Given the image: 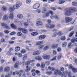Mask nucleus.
<instances>
[{"mask_svg":"<svg viewBox=\"0 0 77 77\" xmlns=\"http://www.w3.org/2000/svg\"><path fill=\"white\" fill-rule=\"evenodd\" d=\"M64 68L63 67H61L60 70H59L58 69H57L54 72V74L55 75H56L57 74L60 75L62 77L65 76V74L64 73Z\"/></svg>","mask_w":77,"mask_h":77,"instance_id":"1","label":"nucleus"},{"mask_svg":"<svg viewBox=\"0 0 77 77\" xmlns=\"http://www.w3.org/2000/svg\"><path fill=\"white\" fill-rule=\"evenodd\" d=\"M46 27L48 29H53L55 27V25L49 23L46 25Z\"/></svg>","mask_w":77,"mask_h":77,"instance_id":"2","label":"nucleus"},{"mask_svg":"<svg viewBox=\"0 0 77 77\" xmlns=\"http://www.w3.org/2000/svg\"><path fill=\"white\" fill-rule=\"evenodd\" d=\"M21 5H22L21 2H17V5H14V7L15 8V9H18L21 6Z\"/></svg>","mask_w":77,"mask_h":77,"instance_id":"3","label":"nucleus"},{"mask_svg":"<svg viewBox=\"0 0 77 77\" xmlns=\"http://www.w3.org/2000/svg\"><path fill=\"white\" fill-rule=\"evenodd\" d=\"M70 8L68 10H67L65 14V15L66 16H70L72 14Z\"/></svg>","mask_w":77,"mask_h":77,"instance_id":"4","label":"nucleus"},{"mask_svg":"<svg viewBox=\"0 0 77 77\" xmlns=\"http://www.w3.org/2000/svg\"><path fill=\"white\" fill-rule=\"evenodd\" d=\"M42 57L44 59H45L46 60H50V59L51 58L50 56L49 55H47V54H44L42 56Z\"/></svg>","mask_w":77,"mask_h":77,"instance_id":"5","label":"nucleus"},{"mask_svg":"<svg viewBox=\"0 0 77 77\" xmlns=\"http://www.w3.org/2000/svg\"><path fill=\"white\" fill-rule=\"evenodd\" d=\"M72 18L69 17H67L65 18V23H68L72 21Z\"/></svg>","mask_w":77,"mask_h":77,"instance_id":"6","label":"nucleus"},{"mask_svg":"<svg viewBox=\"0 0 77 77\" xmlns=\"http://www.w3.org/2000/svg\"><path fill=\"white\" fill-rule=\"evenodd\" d=\"M35 59L37 60L41 61V60H42V57L41 56H37L35 57Z\"/></svg>","mask_w":77,"mask_h":77,"instance_id":"7","label":"nucleus"},{"mask_svg":"<svg viewBox=\"0 0 77 77\" xmlns=\"http://www.w3.org/2000/svg\"><path fill=\"white\" fill-rule=\"evenodd\" d=\"M43 25V23H42V22L38 21L36 22V26H42Z\"/></svg>","mask_w":77,"mask_h":77,"instance_id":"8","label":"nucleus"},{"mask_svg":"<svg viewBox=\"0 0 77 77\" xmlns=\"http://www.w3.org/2000/svg\"><path fill=\"white\" fill-rule=\"evenodd\" d=\"M45 35H42L39 36L38 39L39 40H43L45 38Z\"/></svg>","mask_w":77,"mask_h":77,"instance_id":"9","label":"nucleus"},{"mask_svg":"<svg viewBox=\"0 0 77 77\" xmlns=\"http://www.w3.org/2000/svg\"><path fill=\"white\" fill-rule=\"evenodd\" d=\"M58 44H54L51 46V48L53 49H55L58 47Z\"/></svg>","mask_w":77,"mask_h":77,"instance_id":"10","label":"nucleus"},{"mask_svg":"<svg viewBox=\"0 0 77 77\" xmlns=\"http://www.w3.org/2000/svg\"><path fill=\"white\" fill-rule=\"evenodd\" d=\"M4 71L5 72H9V71H10V67L8 66L5 67Z\"/></svg>","mask_w":77,"mask_h":77,"instance_id":"11","label":"nucleus"},{"mask_svg":"<svg viewBox=\"0 0 77 77\" xmlns=\"http://www.w3.org/2000/svg\"><path fill=\"white\" fill-rule=\"evenodd\" d=\"M39 6H40V5L39 4H35L34 5L33 8L35 9H38L39 8Z\"/></svg>","mask_w":77,"mask_h":77,"instance_id":"12","label":"nucleus"},{"mask_svg":"<svg viewBox=\"0 0 77 77\" xmlns=\"http://www.w3.org/2000/svg\"><path fill=\"white\" fill-rule=\"evenodd\" d=\"M19 63L20 62H19V61H17L14 66V68H18Z\"/></svg>","mask_w":77,"mask_h":77,"instance_id":"13","label":"nucleus"},{"mask_svg":"<svg viewBox=\"0 0 77 77\" xmlns=\"http://www.w3.org/2000/svg\"><path fill=\"white\" fill-rule=\"evenodd\" d=\"M15 9H17L15 8V7H14V5L12 7H11L9 8V11L10 12H13Z\"/></svg>","mask_w":77,"mask_h":77,"instance_id":"14","label":"nucleus"},{"mask_svg":"<svg viewBox=\"0 0 77 77\" xmlns=\"http://www.w3.org/2000/svg\"><path fill=\"white\" fill-rule=\"evenodd\" d=\"M11 28L12 29H17V27L14 24L12 23L11 24Z\"/></svg>","mask_w":77,"mask_h":77,"instance_id":"15","label":"nucleus"},{"mask_svg":"<svg viewBox=\"0 0 77 77\" xmlns=\"http://www.w3.org/2000/svg\"><path fill=\"white\" fill-rule=\"evenodd\" d=\"M67 45V42H64L62 44V46L63 48H65V47H66V46Z\"/></svg>","mask_w":77,"mask_h":77,"instance_id":"16","label":"nucleus"},{"mask_svg":"<svg viewBox=\"0 0 77 77\" xmlns=\"http://www.w3.org/2000/svg\"><path fill=\"white\" fill-rule=\"evenodd\" d=\"M49 48L50 47L49 46L47 45L45 46L43 48V50L44 51H47V50H48Z\"/></svg>","mask_w":77,"mask_h":77,"instance_id":"17","label":"nucleus"},{"mask_svg":"<svg viewBox=\"0 0 77 77\" xmlns=\"http://www.w3.org/2000/svg\"><path fill=\"white\" fill-rule=\"evenodd\" d=\"M23 65H29L30 64V62L27 61V62H25V61H23L22 62Z\"/></svg>","mask_w":77,"mask_h":77,"instance_id":"18","label":"nucleus"},{"mask_svg":"<svg viewBox=\"0 0 77 77\" xmlns=\"http://www.w3.org/2000/svg\"><path fill=\"white\" fill-rule=\"evenodd\" d=\"M48 69L50 70L51 71H55L56 69V68L54 67H51V66H48Z\"/></svg>","mask_w":77,"mask_h":77,"instance_id":"19","label":"nucleus"},{"mask_svg":"<svg viewBox=\"0 0 77 77\" xmlns=\"http://www.w3.org/2000/svg\"><path fill=\"white\" fill-rule=\"evenodd\" d=\"M8 18V16L6 14H4L2 18V20H3L4 21H6V20H7Z\"/></svg>","mask_w":77,"mask_h":77,"instance_id":"20","label":"nucleus"},{"mask_svg":"<svg viewBox=\"0 0 77 77\" xmlns=\"http://www.w3.org/2000/svg\"><path fill=\"white\" fill-rule=\"evenodd\" d=\"M17 17L19 19H21L23 17V15L22 14H19L17 15Z\"/></svg>","mask_w":77,"mask_h":77,"instance_id":"21","label":"nucleus"},{"mask_svg":"<svg viewBox=\"0 0 77 77\" xmlns=\"http://www.w3.org/2000/svg\"><path fill=\"white\" fill-rule=\"evenodd\" d=\"M27 58V54H25L23 55V57L22 58V60H26Z\"/></svg>","mask_w":77,"mask_h":77,"instance_id":"22","label":"nucleus"},{"mask_svg":"<svg viewBox=\"0 0 77 77\" xmlns=\"http://www.w3.org/2000/svg\"><path fill=\"white\" fill-rule=\"evenodd\" d=\"M20 50V47H17L15 48V50L16 51H19Z\"/></svg>","mask_w":77,"mask_h":77,"instance_id":"23","label":"nucleus"},{"mask_svg":"<svg viewBox=\"0 0 77 77\" xmlns=\"http://www.w3.org/2000/svg\"><path fill=\"white\" fill-rule=\"evenodd\" d=\"M41 68H45V64L44 63H42L41 64Z\"/></svg>","mask_w":77,"mask_h":77,"instance_id":"24","label":"nucleus"},{"mask_svg":"<svg viewBox=\"0 0 77 77\" xmlns=\"http://www.w3.org/2000/svg\"><path fill=\"white\" fill-rule=\"evenodd\" d=\"M26 69L25 70V71L26 72H29V71H30V67H29L28 66H27L26 67Z\"/></svg>","mask_w":77,"mask_h":77,"instance_id":"25","label":"nucleus"},{"mask_svg":"<svg viewBox=\"0 0 77 77\" xmlns=\"http://www.w3.org/2000/svg\"><path fill=\"white\" fill-rule=\"evenodd\" d=\"M60 39L61 41H65L66 39V37L64 35L63 36L61 37Z\"/></svg>","mask_w":77,"mask_h":77,"instance_id":"26","label":"nucleus"},{"mask_svg":"<svg viewBox=\"0 0 77 77\" xmlns=\"http://www.w3.org/2000/svg\"><path fill=\"white\" fill-rule=\"evenodd\" d=\"M2 9L3 10V11H4V12H6V11H7L8 8L5 6H3L2 7Z\"/></svg>","mask_w":77,"mask_h":77,"instance_id":"27","label":"nucleus"},{"mask_svg":"<svg viewBox=\"0 0 77 77\" xmlns=\"http://www.w3.org/2000/svg\"><path fill=\"white\" fill-rule=\"evenodd\" d=\"M22 32L24 34H27L28 32L27 30L23 29V30L22 31Z\"/></svg>","mask_w":77,"mask_h":77,"instance_id":"28","label":"nucleus"},{"mask_svg":"<svg viewBox=\"0 0 77 77\" xmlns=\"http://www.w3.org/2000/svg\"><path fill=\"white\" fill-rule=\"evenodd\" d=\"M72 69L73 72H77V68H75V67H73V69Z\"/></svg>","mask_w":77,"mask_h":77,"instance_id":"29","label":"nucleus"},{"mask_svg":"<svg viewBox=\"0 0 77 77\" xmlns=\"http://www.w3.org/2000/svg\"><path fill=\"white\" fill-rule=\"evenodd\" d=\"M71 10L72 11H74V12H75L77 11V9L76 8L74 7H71L70 8Z\"/></svg>","mask_w":77,"mask_h":77,"instance_id":"30","label":"nucleus"},{"mask_svg":"<svg viewBox=\"0 0 77 77\" xmlns=\"http://www.w3.org/2000/svg\"><path fill=\"white\" fill-rule=\"evenodd\" d=\"M72 4L73 6H77V2H72Z\"/></svg>","mask_w":77,"mask_h":77,"instance_id":"31","label":"nucleus"},{"mask_svg":"<svg viewBox=\"0 0 77 77\" xmlns=\"http://www.w3.org/2000/svg\"><path fill=\"white\" fill-rule=\"evenodd\" d=\"M9 18L10 20H12L13 18H14V16H13V15L12 14H10L9 16Z\"/></svg>","mask_w":77,"mask_h":77,"instance_id":"32","label":"nucleus"},{"mask_svg":"<svg viewBox=\"0 0 77 77\" xmlns=\"http://www.w3.org/2000/svg\"><path fill=\"white\" fill-rule=\"evenodd\" d=\"M44 45H41L38 46V48L40 49V50H41L43 48H44Z\"/></svg>","mask_w":77,"mask_h":77,"instance_id":"33","label":"nucleus"},{"mask_svg":"<svg viewBox=\"0 0 77 77\" xmlns=\"http://www.w3.org/2000/svg\"><path fill=\"white\" fill-rule=\"evenodd\" d=\"M74 31H73L72 32L69 34V37H71L72 36L74 35Z\"/></svg>","mask_w":77,"mask_h":77,"instance_id":"34","label":"nucleus"},{"mask_svg":"<svg viewBox=\"0 0 77 77\" xmlns=\"http://www.w3.org/2000/svg\"><path fill=\"white\" fill-rule=\"evenodd\" d=\"M17 56L19 57H23V55L22 54L20 53H19L17 54Z\"/></svg>","mask_w":77,"mask_h":77,"instance_id":"35","label":"nucleus"},{"mask_svg":"<svg viewBox=\"0 0 77 77\" xmlns=\"http://www.w3.org/2000/svg\"><path fill=\"white\" fill-rule=\"evenodd\" d=\"M23 35V33H22L21 32H18L17 33V36H21Z\"/></svg>","mask_w":77,"mask_h":77,"instance_id":"36","label":"nucleus"},{"mask_svg":"<svg viewBox=\"0 0 77 77\" xmlns=\"http://www.w3.org/2000/svg\"><path fill=\"white\" fill-rule=\"evenodd\" d=\"M66 72L67 73V74H68V77H72V76L71 75V73L70 72H67V71Z\"/></svg>","mask_w":77,"mask_h":77,"instance_id":"37","label":"nucleus"},{"mask_svg":"<svg viewBox=\"0 0 77 77\" xmlns=\"http://www.w3.org/2000/svg\"><path fill=\"white\" fill-rule=\"evenodd\" d=\"M57 35L58 36H61V35H63V33L62 32H58L57 33Z\"/></svg>","mask_w":77,"mask_h":77,"instance_id":"38","label":"nucleus"},{"mask_svg":"<svg viewBox=\"0 0 77 77\" xmlns=\"http://www.w3.org/2000/svg\"><path fill=\"white\" fill-rule=\"evenodd\" d=\"M52 73H53V72H52V71H50L49 72H46V73L48 75H51V74Z\"/></svg>","mask_w":77,"mask_h":77,"instance_id":"39","label":"nucleus"},{"mask_svg":"<svg viewBox=\"0 0 77 77\" xmlns=\"http://www.w3.org/2000/svg\"><path fill=\"white\" fill-rule=\"evenodd\" d=\"M32 55L33 56H37L38 54H37V51H35L32 53Z\"/></svg>","mask_w":77,"mask_h":77,"instance_id":"40","label":"nucleus"},{"mask_svg":"<svg viewBox=\"0 0 77 77\" xmlns=\"http://www.w3.org/2000/svg\"><path fill=\"white\" fill-rule=\"evenodd\" d=\"M21 72H23V70H20V72H19L18 71H17L16 72V74L17 75H18L20 73H21Z\"/></svg>","mask_w":77,"mask_h":77,"instance_id":"41","label":"nucleus"},{"mask_svg":"<svg viewBox=\"0 0 77 77\" xmlns=\"http://www.w3.org/2000/svg\"><path fill=\"white\" fill-rule=\"evenodd\" d=\"M47 11V9H46V8H44L43 11H42V14H44V13H45V12H46Z\"/></svg>","mask_w":77,"mask_h":77,"instance_id":"42","label":"nucleus"},{"mask_svg":"<svg viewBox=\"0 0 77 77\" xmlns=\"http://www.w3.org/2000/svg\"><path fill=\"white\" fill-rule=\"evenodd\" d=\"M8 42L10 44H14L15 43L14 41H9Z\"/></svg>","mask_w":77,"mask_h":77,"instance_id":"43","label":"nucleus"},{"mask_svg":"<svg viewBox=\"0 0 77 77\" xmlns=\"http://www.w3.org/2000/svg\"><path fill=\"white\" fill-rule=\"evenodd\" d=\"M1 42H5V39L3 38H2L1 39Z\"/></svg>","mask_w":77,"mask_h":77,"instance_id":"44","label":"nucleus"},{"mask_svg":"<svg viewBox=\"0 0 77 77\" xmlns=\"http://www.w3.org/2000/svg\"><path fill=\"white\" fill-rule=\"evenodd\" d=\"M54 18L56 20H59L60 19V18L57 16H55L54 17Z\"/></svg>","mask_w":77,"mask_h":77,"instance_id":"45","label":"nucleus"},{"mask_svg":"<svg viewBox=\"0 0 77 77\" xmlns=\"http://www.w3.org/2000/svg\"><path fill=\"white\" fill-rule=\"evenodd\" d=\"M1 24L2 27H5V26H6V23H1Z\"/></svg>","mask_w":77,"mask_h":77,"instance_id":"46","label":"nucleus"},{"mask_svg":"<svg viewBox=\"0 0 77 77\" xmlns=\"http://www.w3.org/2000/svg\"><path fill=\"white\" fill-rule=\"evenodd\" d=\"M26 52V50L24 49H23L21 51V53L22 54H25Z\"/></svg>","mask_w":77,"mask_h":77,"instance_id":"47","label":"nucleus"},{"mask_svg":"<svg viewBox=\"0 0 77 77\" xmlns=\"http://www.w3.org/2000/svg\"><path fill=\"white\" fill-rule=\"evenodd\" d=\"M69 69H72L73 68H74V67L72 66V65L70 64L69 65Z\"/></svg>","mask_w":77,"mask_h":77,"instance_id":"48","label":"nucleus"},{"mask_svg":"<svg viewBox=\"0 0 77 77\" xmlns=\"http://www.w3.org/2000/svg\"><path fill=\"white\" fill-rule=\"evenodd\" d=\"M18 30L20 32H23V29L21 28H18Z\"/></svg>","mask_w":77,"mask_h":77,"instance_id":"49","label":"nucleus"},{"mask_svg":"<svg viewBox=\"0 0 77 77\" xmlns=\"http://www.w3.org/2000/svg\"><path fill=\"white\" fill-rule=\"evenodd\" d=\"M51 10H53V11H56V10L57 8H54V7H51Z\"/></svg>","mask_w":77,"mask_h":77,"instance_id":"50","label":"nucleus"},{"mask_svg":"<svg viewBox=\"0 0 77 77\" xmlns=\"http://www.w3.org/2000/svg\"><path fill=\"white\" fill-rule=\"evenodd\" d=\"M53 54L54 55H56L57 54V52L55 50H53Z\"/></svg>","mask_w":77,"mask_h":77,"instance_id":"51","label":"nucleus"},{"mask_svg":"<svg viewBox=\"0 0 77 77\" xmlns=\"http://www.w3.org/2000/svg\"><path fill=\"white\" fill-rule=\"evenodd\" d=\"M35 12L39 14L40 13H41V10H40L39 9H38L35 11Z\"/></svg>","mask_w":77,"mask_h":77,"instance_id":"52","label":"nucleus"},{"mask_svg":"<svg viewBox=\"0 0 77 77\" xmlns=\"http://www.w3.org/2000/svg\"><path fill=\"white\" fill-rule=\"evenodd\" d=\"M31 0H27L26 1V3L27 4H29L31 2Z\"/></svg>","mask_w":77,"mask_h":77,"instance_id":"53","label":"nucleus"},{"mask_svg":"<svg viewBox=\"0 0 77 77\" xmlns=\"http://www.w3.org/2000/svg\"><path fill=\"white\" fill-rule=\"evenodd\" d=\"M46 16V17H48L50 16V13L48 12H47L45 14Z\"/></svg>","mask_w":77,"mask_h":77,"instance_id":"54","label":"nucleus"},{"mask_svg":"<svg viewBox=\"0 0 77 77\" xmlns=\"http://www.w3.org/2000/svg\"><path fill=\"white\" fill-rule=\"evenodd\" d=\"M57 51L58 52H60L61 51V48H57Z\"/></svg>","mask_w":77,"mask_h":77,"instance_id":"55","label":"nucleus"},{"mask_svg":"<svg viewBox=\"0 0 77 77\" xmlns=\"http://www.w3.org/2000/svg\"><path fill=\"white\" fill-rule=\"evenodd\" d=\"M71 43H70L68 44V48H71L72 47V45Z\"/></svg>","mask_w":77,"mask_h":77,"instance_id":"56","label":"nucleus"},{"mask_svg":"<svg viewBox=\"0 0 77 77\" xmlns=\"http://www.w3.org/2000/svg\"><path fill=\"white\" fill-rule=\"evenodd\" d=\"M37 51V55H39L41 53V51L40 50Z\"/></svg>","mask_w":77,"mask_h":77,"instance_id":"57","label":"nucleus"},{"mask_svg":"<svg viewBox=\"0 0 77 77\" xmlns=\"http://www.w3.org/2000/svg\"><path fill=\"white\" fill-rule=\"evenodd\" d=\"M74 29V27L73 26H72L69 29V31H71L73 30Z\"/></svg>","mask_w":77,"mask_h":77,"instance_id":"58","label":"nucleus"},{"mask_svg":"<svg viewBox=\"0 0 77 77\" xmlns=\"http://www.w3.org/2000/svg\"><path fill=\"white\" fill-rule=\"evenodd\" d=\"M16 33L15 32H13L10 33V35H15Z\"/></svg>","mask_w":77,"mask_h":77,"instance_id":"59","label":"nucleus"},{"mask_svg":"<svg viewBox=\"0 0 77 77\" xmlns=\"http://www.w3.org/2000/svg\"><path fill=\"white\" fill-rule=\"evenodd\" d=\"M23 24L25 26H29V24L27 22H24L23 23Z\"/></svg>","mask_w":77,"mask_h":77,"instance_id":"60","label":"nucleus"},{"mask_svg":"<svg viewBox=\"0 0 77 77\" xmlns=\"http://www.w3.org/2000/svg\"><path fill=\"white\" fill-rule=\"evenodd\" d=\"M5 29H10V27L8 25H7V24H6V26H5Z\"/></svg>","mask_w":77,"mask_h":77,"instance_id":"61","label":"nucleus"},{"mask_svg":"<svg viewBox=\"0 0 77 77\" xmlns=\"http://www.w3.org/2000/svg\"><path fill=\"white\" fill-rule=\"evenodd\" d=\"M45 63L46 65H48L50 63V62L49 61H46Z\"/></svg>","mask_w":77,"mask_h":77,"instance_id":"62","label":"nucleus"},{"mask_svg":"<svg viewBox=\"0 0 77 77\" xmlns=\"http://www.w3.org/2000/svg\"><path fill=\"white\" fill-rule=\"evenodd\" d=\"M36 45L38 46L39 45H40V43H39V42L38 41L35 44Z\"/></svg>","mask_w":77,"mask_h":77,"instance_id":"63","label":"nucleus"},{"mask_svg":"<svg viewBox=\"0 0 77 77\" xmlns=\"http://www.w3.org/2000/svg\"><path fill=\"white\" fill-rule=\"evenodd\" d=\"M27 23H31L32 22V20H31V19H28L27 20Z\"/></svg>","mask_w":77,"mask_h":77,"instance_id":"64","label":"nucleus"}]
</instances>
